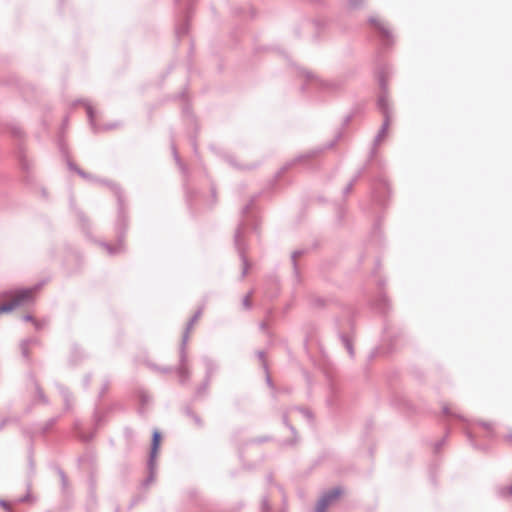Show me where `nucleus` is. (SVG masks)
<instances>
[{"label": "nucleus", "instance_id": "obj_30", "mask_svg": "<svg viewBox=\"0 0 512 512\" xmlns=\"http://www.w3.org/2000/svg\"><path fill=\"white\" fill-rule=\"evenodd\" d=\"M210 382V380L204 379L203 383L196 389V397L207 394Z\"/></svg>", "mask_w": 512, "mask_h": 512}, {"label": "nucleus", "instance_id": "obj_62", "mask_svg": "<svg viewBox=\"0 0 512 512\" xmlns=\"http://www.w3.org/2000/svg\"><path fill=\"white\" fill-rule=\"evenodd\" d=\"M183 112L188 114L190 112L189 108L188 107H184Z\"/></svg>", "mask_w": 512, "mask_h": 512}, {"label": "nucleus", "instance_id": "obj_13", "mask_svg": "<svg viewBox=\"0 0 512 512\" xmlns=\"http://www.w3.org/2000/svg\"><path fill=\"white\" fill-rule=\"evenodd\" d=\"M77 103H82L85 106L91 129L95 133L99 132L101 128L95 123V111L91 104L87 100H78Z\"/></svg>", "mask_w": 512, "mask_h": 512}, {"label": "nucleus", "instance_id": "obj_51", "mask_svg": "<svg viewBox=\"0 0 512 512\" xmlns=\"http://www.w3.org/2000/svg\"><path fill=\"white\" fill-rule=\"evenodd\" d=\"M31 495L30 493L25 494L23 497L19 499L20 502H26L30 499Z\"/></svg>", "mask_w": 512, "mask_h": 512}, {"label": "nucleus", "instance_id": "obj_3", "mask_svg": "<svg viewBox=\"0 0 512 512\" xmlns=\"http://www.w3.org/2000/svg\"><path fill=\"white\" fill-rule=\"evenodd\" d=\"M254 198L250 200V202L245 205L241 210V220L238 223V226L234 232V246L239 254V257L242 261V272L240 275L241 279H244L245 276L248 273L249 269V262L246 257V251L248 248L247 243L244 241V234L246 231L247 226L249 225L250 219H249V212L251 210V207L253 205Z\"/></svg>", "mask_w": 512, "mask_h": 512}, {"label": "nucleus", "instance_id": "obj_29", "mask_svg": "<svg viewBox=\"0 0 512 512\" xmlns=\"http://www.w3.org/2000/svg\"><path fill=\"white\" fill-rule=\"evenodd\" d=\"M20 349H21V354H22V357L30 362L31 361V358H30V355H29V345H28V341H24L22 340L20 342Z\"/></svg>", "mask_w": 512, "mask_h": 512}, {"label": "nucleus", "instance_id": "obj_10", "mask_svg": "<svg viewBox=\"0 0 512 512\" xmlns=\"http://www.w3.org/2000/svg\"><path fill=\"white\" fill-rule=\"evenodd\" d=\"M70 207L75 212V215L79 221L81 229L87 235L90 233L91 225L89 219L85 216V214L76 207L73 197L70 198Z\"/></svg>", "mask_w": 512, "mask_h": 512}, {"label": "nucleus", "instance_id": "obj_17", "mask_svg": "<svg viewBox=\"0 0 512 512\" xmlns=\"http://www.w3.org/2000/svg\"><path fill=\"white\" fill-rule=\"evenodd\" d=\"M203 363L206 368L204 379L211 381L212 375L217 370L218 366L212 359L208 357H203Z\"/></svg>", "mask_w": 512, "mask_h": 512}, {"label": "nucleus", "instance_id": "obj_14", "mask_svg": "<svg viewBox=\"0 0 512 512\" xmlns=\"http://www.w3.org/2000/svg\"><path fill=\"white\" fill-rule=\"evenodd\" d=\"M29 379L33 383L37 399L41 403H43L45 405H48L49 404V399L45 395L43 389L41 388L40 384L38 383V381H37V379H36V377H35V375L33 373H29Z\"/></svg>", "mask_w": 512, "mask_h": 512}, {"label": "nucleus", "instance_id": "obj_55", "mask_svg": "<svg viewBox=\"0 0 512 512\" xmlns=\"http://www.w3.org/2000/svg\"><path fill=\"white\" fill-rule=\"evenodd\" d=\"M13 133H14V135H15V136H17V137H21V136H22V131H21L19 128L14 129V130H13Z\"/></svg>", "mask_w": 512, "mask_h": 512}, {"label": "nucleus", "instance_id": "obj_28", "mask_svg": "<svg viewBox=\"0 0 512 512\" xmlns=\"http://www.w3.org/2000/svg\"><path fill=\"white\" fill-rule=\"evenodd\" d=\"M288 429L290 430V432H291V434L293 436V439L292 440L284 441L283 445H285V446H292V445H295L298 442V434H297L296 428L293 425H288Z\"/></svg>", "mask_w": 512, "mask_h": 512}, {"label": "nucleus", "instance_id": "obj_39", "mask_svg": "<svg viewBox=\"0 0 512 512\" xmlns=\"http://www.w3.org/2000/svg\"><path fill=\"white\" fill-rule=\"evenodd\" d=\"M24 341H28V345H36V346H40L41 345V341L39 338H36V337H32V338H26V339H23Z\"/></svg>", "mask_w": 512, "mask_h": 512}, {"label": "nucleus", "instance_id": "obj_58", "mask_svg": "<svg viewBox=\"0 0 512 512\" xmlns=\"http://www.w3.org/2000/svg\"><path fill=\"white\" fill-rule=\"evenodd\" d=\"M211 194H212V197L215 199L216 198V189L214 187L211 188Z\"/></svg>", "mask_w": 512, "mask_h": 512}, {"label": "nucleus", "instance_id": "obj_41", "mask_svg": "<svg viewBox=\"0 0 512 512\" xmlns=\"http://www.w3.org/2000/svg\"><path fill=\"white\" fill-rule=\"evenodd\" d=\"M78 437L83 442H89L93 438V434L86 435L83 433H79Z\"/></svg>", "mask_w": 512, "mask_h": 512}, {"label": "nucleus", "instance_id": "obj_59", "mask_svg": "<svg viewBox=\"0 0 512 512\" xmlns=\"http://www.w3.org/2000/svg\"><path fill=\"white\" fill-rule=\"evenodd\" d=\"M266 327H267L266 323H264V322L260 323V329L261 330H265Z\"/></svg>", "mask_w": 512, "mask_h": 512}, {"label": "nucleus", "instance_id": "obj_2", "mask_svg": "<svg viewBox=\"0 0 512 512\" xmlns=\"http://www.w3.org/2000/svg\"><path fill=\"white\" fill-rule=\"evenodd\" d=\"M303 74L306 78V83L301 86V90L308 93L314 100L321 101L326 96L337 94L344 86L343 80H322L309 71H303Z\"/></svg>", "mask_w": 512, "mask_h": 512}, {"label": "nucleus", "instance_id": "obj_6", "mask_svg": "<svg viewBox=\"0 0 512 512\" xmlns=\"http://www.w3.org/2000/svg\"><path fill=\"white\" fill-rule=\"evenodd\" d=\"M188 355H187V347L181 346L179 347V364L175 368V371L177 373L179 383L181 385H186L190 381L191 372L188 367Z\"/></svg>", "mask_w": 512, "mask_h": 512}, {"label": "nucleus", "instance_id": "obj_60", "mask_svg": "<svg viewBox=\"0 0 512 512\" xmlns=\"http://www.w3.org/2000/svg\"><path fill=\"white\" fill-rule=\"evenodd\" d=\"M74 427H75L76 429H79V427H80V422H79L78 420H76V421L74 422Z\"/></svg>", "mask_w": 512, "mask_h": 512}, {"label": "nucleus", "instance_id": "obj_48", "mask_svg": "<svg viewBox=\"0 0 512 512\" xmlns=\"http://www.w3.org/2000/svg\"><path fill=\"white\" fill-rule=\"evenodd\" d=\"M351 190H352V180H351V181H349V182L346 184V186H345V188H344V191H343V192H344V194H348Z\"/></svg>", "mask_w": 512, "mask_h": 512}, {"label": "nucleus", "instance_id": "obj_36", "mask_svg": "<svg viewBox=\"0 0 512 512\" xmlns=\"http://www.w3.org/2000/svg\"><path fill=\"white\" fill-rule=\"evenodd\" d=\"M263 367H264V369H265L266 373H268V365H267V363H266V362H264V363H263ZM266 383H267V385H268L271 389H275V386H274V384H273V382H272V379H271V377H270V375H269V374H267V375H266Z\"/></svg>", "mask_w": 512, "mask_h": 512}, {"label": "nucleus", "instance_id": "obj_22", "mask_svg": "<svg viewBox=\"0 0 512 512\" xmlns=\"http://www.w3.org/2000/svg\"><path fill=\"white\" fill-rule=\"evenodd\" d=\"M371 22L374 24L375 28L378 30L380 34L388 35L390 34L388 26L384 21L380 19H372Z\"/></svg>", "mask_w": 512, "mask_h": 512}, {"label": "nucleus", "instance_id": "obj_11", "mask_svg": "<svg viewBox=\"0 0 512 512\" xmlns=\"http://www.w3.org/2000/svg\"><path fill=\"white\" fill-rule=\"evenodd\" d=\"M241 507L242 506L239 505L237 508L223 509L212 504H209L205 501H200L199 503H197V508L199 512H239Z\"/></svg>", "mask_w": 512, "mask_h": 512}, {"label": "nucleus", "instance_id": "obj_32", "mask_svg": "<svg viewBox=\"0 0 512 512\" xmlns=\"http://www.w3.org/2000/svg\"><path fill=\"white\" fill-rule=\"evenodd\" d=\"M295 410L299 411L308 421L312 422L314 420L313 412L307 408L296 406Z\"/></svg>", "mask_w": 512, "mask_h": 512}, {"label": "nucleus", "instance_id": "obj_8", "mask_svg": "<svg viewBox=\"0 0 512 512\" xmlns=\"http://www.w3.org/2000/svg\"><path fill=\"white\" fill-rule=\"evenodd\" d=\"M176 5H179L182 0H174ZM186 2V7L183 11V22L176 24L175 33L178 38L183 37L187 34L189 30V20L192 16V8L194 4V0H184Z\"/></svg>", "mask_w": 512, "mask_h": 512}, {"label": "nucleus", "instance_id": "obj_50", "mask_svg": "<svg viewBox=\"0 0 512 512\" xmlns=\"http://www.w3.org/2000/svg\"><path fill=\"white\" fill-rule=\"evenodd\" d=\"M10 421L9 418H5L2 421H0V431L5 427V425Z\"/></svg>", "mask_w": 512, "mask_h": 512}, {"label": "nucleus", "instance_id": "obj_1", "mask_svg": "<svg viewBox=\"0 0 512 512\" xmlns=\"http://www.w3.org/2000/svg\"><path fill=\"white\" fill-rule=\"evenodd\" d=\"M103 183H105L111 188L117 199V219L115 222L117 243L114 246L106 242L100 243V245L105 248L107 253L113 256L123 253L125 251V235L128 228V215L125 204V198L121 188L118 185L107 181H104Z\"/></svg>", "mask_w": 512, "mask_h": 512}, {"label": "nucleus", "instance_id": "obj_37", "mask_svg": "<svg viewBox=\"0 0 512 512\" xmlns=\"http://www.w3.org/2000/svg\"><path fill=\"white\" fill-rule=\"evenodd\" d=\"M33 325H34L36 330H41V329H43L47 325V321L46 320H36L35 319Z\"/></svg>", "mask_w": 512, "mask_h": 512}, {"label": "nucleus", "instance_id": "obj_40", "mask_svg": "<svg viewBox=\"0 0 512 512\" xmlns=\"http://www.w3.org/2000/svg\"><path fill=\"white\" fill-rule=\"evenodd\" d=\"M20 165L23 170H28L30 167L28 160L24 156L20 157Z\"/></svg>", "mask_w": 512, "mask_h": 512}, {"label": "nucleus", "instance_id": "obj_21", "mask_svg": "<svg viewBox=\"0 0 512 512\" xmlns=\"http://www.w3.org/2000/svg\"><path fill=\"white\" fill-rule=\"evenodd\" d=\"M305 252H306L305 250L299 249V250L293 251L291 254V262H292V266H293V272H294V275H295L297 281H299V269H298V264H297L296 258L303 255Z\"/></svg>", "mask_w": 512, "mask_h": 512}, {"label": "nucleus", "instance_id": "obj_34", "mask_svg": "<svg viewBox=\"0 0 512 512\" xmlns=\"http://www.w3.org/2000/svg\"><path fill=\"white\" fill-rule=\"evenodd\" d=\"M260 512H271V505L267 496H263L261 500Z\"/></svg>", "mask_w": 512, "mask_h": 512}, {"label": "nucleus", "instance_id": "obj_57", "mask_svg": "<svg viewBox=\"0 0 512 512\" xmlns=\"http://www.w3.org/2000/svg\"><path fill=\"white\" fill-rule=\"evenodd\" d=\"M186 197H187V202L189 203V205H191V196L188 191H186Z\"/></svg>", "mask_w": 512, "mask_h": 512}, {"label": "nucleus", "instance_id": "obj_18", "mask_svg": "<svg viewBox=\"0 0 512 512\" xmlns=\"http://www.w3.org/2000/svg\"><path fill=\"white\" fill-rule=\"evenodd\" d=\"M85 357V354H84V351L78 347V346H74L72 348V353H71V357H70V363L72 365H76L78 364L83 358Z\"/></svg>", "mask_w": 512, "mask_h": 512}, {"label": "nucleus", "instance_id": "obj_35", "mask_svg": "<svg viewBox=\"0 0 512 512\" xmlns=\"http://www.w3.org/2000/svg\"><path fill=\"white\" fill-rule=\"evenodd\" d=\"M109 386H110V381L107 379L102 384V387L98 393V401H100L104 397V395L107 393V391L109 390Z\"/></svg>", "mask_w": 512, "mask_h": 512}, {"label": "nucleus", "instance_id": "obj_19", "mask_svg": "<svg viewBox=\"0 0 512 512\" xmlns=\"http://www.w3.org/2000/svg\"><path fill=\"white\" fill-rule=\"evenodd\" d=\"M336 213V225L342 226L344 224V218L348 213V209L341 204L335 207Z\"/></svg>", "mask_w": 512, "mask_h": 512}, {"label": "nucleus", "instance_id": "obj_43", "mask_svg": "<svg viewBox=\"0 0 512 512\" xmlns=\"http://www.w3.org/2000/svg\"><path fill=\"white\" fill-rule=\"evenodd\" d=\"M60 481H61L62 491L65 493L67 491V489H68V478H67V476H63V478Z\"/></svg>", "mask_w": 512, "mask_h": 512}, {"label": "nucleus", "instance_id": "obj_63", "mask_svg": "<svg viewBox=\"0 0 512 512\" xmlns=\"http://www.w3.org/2000/svg\"><path fill=\"white\" fill-rule=\"evenodd\" d=\"M267 480H268L269 482H271V481H272V475H268Z\"/></svg>", "mask_w": 512, "mask_h": 512}, {"label": "nucleus", "instance_id": "obj_26", "mask_svg": "<svg viewBox=\"0 0 512 512\" xmlns=\"http://www.w3.org/2000/svg\"><path fill=\"white\" fill-rule=\"evenodd\" d=\"M104 417V414L99 410L98 403H96L93 413V420L96 427H99L102 424V422L104 421Z\"/></svg>", "mask_w": 512, "mask_h": 512}, {"label": "nucleus", "instance_id": "obj_45", "mask_svg": "<svg viewBox=\"0 0 512 512\" xmlns=\"http://www.w3.org/2000/svg\"><path fill=\"white\" fill-rule=\"evenodd\" d=\"M0 507L4 508L6 511L10 512V506L7 501L0 499Z\"/></svg>", "mask_w": 512, "mask_h": 512}, {"label": "nucleus", "instance_id": "obj_12", "mask_svg": "<svg viewBox=\"0 0 512 512\" xmlns=\"http://www.w3.org/2000/svg\"><path fill=\"white\" fill-rule=\"evenodd\" d=\"M202 314V309H198L195 314L191 317V319L189 320V322L187 323L186 325V328L183 332V335H182V340H181V346H186L187 347V343H188V340H189V333H190V330L192 329L193 325L195 324V322L199 319V317L201 316Z\"/></svg>", "mask_w": 512, "mask_h": 512}, {"label": "nucleus", "instance_id": "obj_27", "mask_svg": "<svg viewBox=\"0 0 512 512\" xmlns=\"http://www.w3.org/2000/svg\"><path fill=\"white\" fill-rule=\"evenodd\" d=\"M67 166L70 170L75 171L79 176L85 179H91V176L78 168L71 160L67 159Z\"/></svg>", "mask_w": 512, "mask_h": 512}, {"label": "nucleus", "instance_id": "obj_24", "mask_svg": "<svg viewBox=\"0 0 512 512\" xmlns=\"http://www.w3.org/2000/svg\"><path fill=\"white\" fill-rule=\"evenodd\" d=\"M60 419V416L52 417L47 420L41 427V434L45 435Z\"/></svg>", "mask_w": 512, "mask_h": 512}, {"label": "nucleus", "instance_id": "obj_54", "mask_svg": "<svg viewBox=\"0 0 512 512\" xmlns=\"http://www.w3.org/2000/svg\"><path fill=\"white\" fill-rule=\"evenodd\" d=\"M269 439H270L269 437H263V438L256 439L254 442H256V443H263V442L268 441Z\"/></svg>", "mask_w": 512, "mask_h": 512}, {"label": "nucleus", "instance_id": "obj_4", "mask_svg": "<svg viewBox=\"0 0 512 512\" xmlns=\"http://www.w3.org/2000/svg\"><path fill=\"white\" fill-rule=\"evenodd\" d=\"M344 494L342 486H335L322 492L316 506L315 512H326L327 508L334 504Z\"/></svg>", "mask_w": 512, "mask_h": 512}, {"label": "nucleus", "instance_id": "obj_64", "mask_svg": "<svg viewBox=\"0 0 512 512\" xmlns=\"http://www.w3.org/2000/svg\"><path fill=\"white\" fill-rule=\"evenodd\" d=\"M253 229H254L255 231L257 230V224H256V223H254V224H253Z\"/></svg>", "mask_w": 512, "mask_h": 512}, {"label": "nucleus", "instance_id": "obj_46", "mask_svg": "<svg viewBox=\"0 0 512 512\" xmlns=\"http://www.w3.org/2000/svg\"><path fill=\"white\" fill-rule=\"evenodd\" d=\"M55 470H56L60 480L63 478V476H66L65 472L63 471V469L60 468L59 466H56Z\"/></svg>", "mask_w": 512, "mask_h": 512}, {"label": "nucleus", "instance_id": "obj_20", "mask_svg": "<svg viewBox=\"0 0 512 512\" xmlns=\"http://www.w3.org/2000/svg\"><path fill=\"white\" fill-rule=\"evenodd\" d=\"M137 395L141 404L140 413H142L144 408L151 403V397L144 389H139Z\"/></svg>", "mask_w": 512, "mask_h": 512}, {"label": "nucleus", "instance_id": "obj_7", "mask_svg": "<svg viewBox=\"0 0 512 512\" xmlns=\"http://www.w3.org/2000/svg\"><path fill=\"white\" fill-rule=\"evenodd\" d=\"M32 292V289L19 290L11 301L0 305V314L11 312L25 302H29L32 299Z\"/></svg>", "mask_w": 512, "mask_h": 512}, {"label": "nucleus", "instance_id": "obj_52", "mask_svg": "<svg viewBox=\"0 0 512 512\" xmlns=\"http://www.w3.org/2000/svg\"><path fill=\"white\" fill-rule=\"evenodd\" d=\"M117 127V124L116 123H111V124H108L106 125L105 127H103L104 130H111L113 128Z\"/></svg>", "mask_w": 512, "mask_h": 512}, {"label": "nucleus", "instance_id": "obj_9", "mask_svg": "<svg viewBox=\"0 0 512 512\" xmlns=\"http://www.w3.org/2000/svg\"><path fill=\"white\" fill-rule=\"evenodd\" d=\"M161 438L162 436L160 431L158 429H155L152 433L150 452L148 456V461H150L151 464L152 462L156 461L157 454L160 449Z\"/></svg>", "mask_w": 512, "mask_h": 512}, {"label": "nucleus", "instance_id": "obj_38", "mask_svg": "<svg viewBox=\"0 0 512 512\" xmlns=\"http://www.w3.org/2000/svg\"><path fill=\"white\" fill-rule=\"evenodd\" d=\"M250 295L251 293L247 294L243 300H242V304L243 306L246 308V309H251L252 307V304H251V301H250Z\"/></svg>", "mask_w": 512, "mask_h": 512}, {"label": "nucleus", "instance_id": "obj_15", "mask_svg": "<svg viewBox=\"0 0 512 512\" xmlns=\"http://www.w3.org/2000/svg\"><path fill=\"white\" fill-rule=\"evenodd\" d=\"M56 388L64 401V409L69 411L72 408V393L62 384L57 383Z\"/></svg>", "mask_w": 512, "mask_h": 512}, {"label": "nucleus", "instance_id": "obj_44", "mask_svg": "<svg viewBox=\"0 0 512 512\" xmlns=\"http://www.w3.org/2000/svg\"><path fill=\"white\" fill-rule=\"evenodd\" d=\"M282 423L288 428V425H291L288 418V412H284L282 414Z\"/></svg>", "mask_w": 512, "mask_h": 512}, {"label": "nucleus", "instance_id": "obj_61", "mask_svg": "<svg viewBox=\"0 0 512 512\" xmlns=\"http://www.w3.org/2000/svg\"><path fill=\"white\" fill-rule=\"evenodd\" d=\"M60 150L64 154V156L67 157V154H66V152H65V150H64V148H63V146L61 144H60Z\"/></svg>", "mask_w": 512, "mask_h": 512}, {"label": "nucleus", "instance_id": "obj_47", "mask_svg": "<svg viewBox=\"0 0 512 512\" xmlns=\"http://www.w3.org/2000/svg\"><path fill=\"white\" fill-rule=\"evenodd\" d=\"M23 321L34 323L35 319L31 314H26L23 316Z\"/></svg>", "mask_w": 512, "mask_h": 512}, {"label": "nucleus", "instance_id": "obj_31", "mask_svg": "<svg viewBox=\"0 0 512 512\" xmlns=\"http://www.w3.org/2000/svg\"><path fill=\"white\" fill-rule=\"evenodd\" d=\"M339 337L342 341V343L344 344L347 352L352 355V341L351 339L349 338V336L343 334V333H340L339 334Z\"/></svg>", "mask_w": 512, "mask_h": 512}, {"label": "nucleus", "instance_id": "obj_42", "mask_svg": "<svg viewBox=\"0 0 512 512\" xmlns=\"http://www.w3.org/2000/svg\"><path fill=\"white\" fill-rule=\"evenodd\" d=\"M91 380H92V375L91 374H87L85 375L84 379H83V386L85 389H87L91 383Z\"/></svg>", "mask_w": 512, "mask_h": 512}, {"label": "nucleus", "instance_id": "obj_53", "mask_svg": "<svg viewBox=\"0 0 512 512\" xmlns=\"http://www.w3.org/2000/svg\"><path fill=\"white\" fill-rule=\"evenodd\" d=\"M257 356H258V358H259L260 360H264V358H265V353H264V351H258V352H257ZM264 362H265V361H263V363H264Z\"/></svg>", "mask_w": 512, "mask_h": 512}, {"label": "nucleus", "instance_id": "obj_56", "mask_svg": "<svg viewBox=\"0 0 512 512\" xmlns=\"http://www.w3.org/2000/svg\"><path fill=\"white\" fill-rule=\"evenodd\" d=\"M174 369L172 367H165V368H162L161 369V372L163 373H170L172 372Z\"/></svg>", "mask_w": 512, "mask_h": 512}, {"label": "nucleus", "instance_id": "obj_16", "mask_svg": "<svg viewBox=\"0 0 512 512\" xmlns=\"http://www.w3.org/2000/svg\"><path fill=\"white\" fill-rule=\"evenodd\" d=\"M147 469H148V475L141 482L142 488H147L155 480L156 469H157L156 461L152 462V464H151L150 461L147 460Z\"/></svg>", "mask_w": 512, "mask_h": 512}, {"label": "nucleus", "instance_id": "obj_25", "mask_svg": "<svg viewBox=\"0 0 512 512\" xmlns=\"http://www.w3.org/2000/svg\"><path fill=\"white\" fill-rule=\"evenodd\" d=\"M172 151H173V156H174V159L178 165V167L181 169V171L183 172V174L185 176L188 175V168L186 167V165L181 161L180 157H179V154L176 150V147L173 145L172 146Z\"/></svg>", "mask_w": 512, "mask_h": 512}, {"label": "nucleus", "instance_id": "obj_33", "mask_svg": "<svg viewBox=\"0 0 512 512\" xmlns=\"http://www.w3.org/2000/svg\"><path fill=\"white\" fill-rule=\"evenodd\" d=\"M97 504V496L93 486L90 488L89 496H88V505L94 508Z\"/></svg>", "mask_w": 512, "mask_h": 512}, {"label": "nucleus", "instance_id": "obj_23", "mask_svg": "<svg viewBox=\"0 0 512 512\" xmlns=\"http://www.w3.org/2000/svg\"><path fill=\"white\" fill-rule=\"evenodd\" d=\"M184 413L186 416L190 417L198 427H202L203 422L201 418L192 410L190 406H186L184 408Z\"/></svg>", "mask_w": 512, "mask_h": 512}, {"label": "nucleus", "instance_id": "obj_5", "mask_svg": "<svg viewBox=\"0 0 512 512\" xmlns=\"http://www.w3.org/2000/svg\"><path fill=\"white\" fill-rule=\"evenodd\" d=\"M343 136V133L342 131H338L334 138L327 142L325 145L323 146H319L317 148H314L312 149L311 151H309L308 153L304 154V155H301L299 156L298 158H296L293 162L291 163H287L286 165H284L276 174V177H279L283 172H285L294 162L296 161H301L302 159H305V158H310V157H314V156H317L318 154L324 152L325 150L327 149H331L333 148L336 143L342 138Z\"/></svg>", "mask_w": 512, "mask_h": 512}, {"label": "nucleus", "instance_id": "obj_49", "mask_svg": "<svg viewBox=\"0 0 512 512\" xmlns=\"http://www.w3.org/2000/svg\"><path fill=\"white\" fill-rule=\"evenodd\" d=\"M352 120V113H349L345 116L343 125H347Z\"/></svg>", "mask_w": 512, "mask_h": 512}]
</instances>
